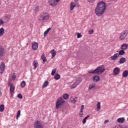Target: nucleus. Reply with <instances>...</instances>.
<instances>
[{"mask_svg":"<svg viewBox=\"0 0 128 128\" xmlns=\"http://www.w3.org/2000/svg\"><path fill=\"white\" fill-rule=\"evenodd\" d=\"M106 2L101 1L98 2L95 8V14L97 16H102L106 12Z\"/></svg>","mask_w":128,"mask_h":128,"instance_id":"nucleus-1","label":"nucleus"},{"mask_svg":"<svg viewBox=\"0 0 128 128\" xmlns=\"http://www.w3.org/2000/svg\"><path fill=\"white\" fill-rule=\"evenodd\" d=\"M104 72V66L102 65L98 66L94 70L88 71V74H100Z\"/></svg>","mask_w":128,"mask_h":128,"instance_id":"nucleus-2","label":"nucleus"},{"mask_svg":"<svg viewBox=\"0 0 128 128\" xmlns=\"http://www.w3.org/2000/svg\"><path fill=\"white\" fill-rule=\"evenodd\" d=\"M64 104H66V100H64V98L62 97L59 98L56 102V108L58 110L59 108H61Z\"/></svg>","mask_w":128,"mask_h":128,"instance_id":"nucleus-3","label":"nucleus"},{"mask_svg":"<svg viewBox=\"0 0 128 128\" xmlns=\"http://www.w3.org/2000/svg\"><path fill=\"white\" fill-rule=\"evenodd\" d=\"M50 18V15L48 13H43L42 14L40 15L39 20L40 22H46Z\"/></svg>","mask_w":128,"mask_h":128,"instance_id":"nucleus-4","label":"nucleus"},{"mask_svg":"<svg viewBox=\"0 0 128 128\" xmlns=\"http://www.w3.org/2000/svg\"><path fill=\"white\" fill-rule=\"evenodd\" d=\"M128 34V30H124L120 34V40H124L126 36Z\"/></svg>","mask_w":128,"mask_h":128,"instance_id":"nucleus-5","label":"nucleus"},{"mask_svg":"<svg viewBox=\"0 0 128 128\" xmlns=\"http://www.w3.org/2000/svg\"><path fill=\"white\" fill-rule=\"evenodd\" d=\"M34 128H44L40 121H36L34 123Z\"/></svg>","mask_w":128,"mask_h":128,"instance_id":"nucleus-6","label":"nucleus"},{"mask_svg":"<svg viewBox=\"0 0 128 128\" xmlns=\"http://www.w3.org/2000/svg\"><path fill=\"white\" fill-rule=\"evenodd\" d=\"M80 82H82V80H78L75 83L70 86V88H76L80 84Z\"/></svg>","mask_w":128,"mask_h":128,"instance_id":"nucleus-7","label":"nucleus"},{"mask_svg":"<svg viewBox=\"0 0 128 128\" xmlns=\"http://www.w3.org/2000/svg\"><path fill=\"white\" fill-rule=\"evenodd\" d=\"M48 2L51 6H56L58 4L56 0H48Z\"/></svg>","mask_w":128,"mask_h":128,"instance_id":"nucleus-8","label":"nucleus"},{"mask_svg":"<svg viewBox=\"0 0 128 128\" xmlns=\"http://www.w3.org/2000/svg\"><path fill=\"white\" fill-rule=\"evenodd\" d=\"M120 68L118 67H116L114 68L113 70V72L114 74H120Z\"/></svg>","mask_w":128,"mask_h":128,"instance_id":"nucleus-9","label":"nucleus"},{"mask_svg":"<svg viewBox=\"0 0 128 128\" xmlns=\"http://www.w3.org/2000/svg\"><path fill=\"white\" fill-rule=\"evenodd\" d=\"M38 48V43L35 42L32 45V48L33 50H36Z\"/></svg>","mask_w":128,"mask_h":128,"instance_id":"nucleus-10","label":"nucleus"},{"mask_svg":"<svg viewBox=\"0 0 128 128\" xmlns=\"http://www.w3.org/2000/svg\"><path fill=\"white\" fill-rule=\"evenodd\" d=\"M120 58L118 54L116 53L114 54V56L110 57L112 60H116Z\"/></svg>","mask_w":128,"mask_h":128,"instance_id":"nucleus-11","label":"nucleus"},{"mask_svg":"<svg viewBox=\"0 0 128 128\" xmlns=\"http://www.w3.org/2000/svg\"><path fill=\"white\" fill-rule=\"evenodd\" d=\"M4 55V48L0 46V58Z\"/></svg>","mask_w":128,"mask_h":128,"instance_id":"nucleus-12","label":"nucleus"},{"mask_svg":"<svg viewBox=\"0 0 128 128\" xmlns=\"http://www.w3.org/2000/svg\"><path fill=\"white\" fill-rule=\"evenodd\" d=\"M93 80L95 82H100V76H94L93 77Z\"/></svg>","mask_w":128,"mask_h":128,"instance_id":"nucleus-13","label":"nucleus"},{"mask_svg":"<svg viewBox=\"0 0 128 128\" xmlns=\"http://www.w3.org/2000/svg\"><path fill=\"white\" fill-rule=\"evenodd\" d=\"M128 48V44H124L121 46L120 49L123 50H126Z\"/></svg>","mask_w":128,"mask_h":128,"instance_id":"nucleus-14","label":"nucleus"},{"mask_svg":"<svg viewBox=\"0 0 128 128\" xmlns=\"http://www.w3.org/2000/svg\"><path fill=\"white\" fill-rule=\"evenodd\" d=\"M50 52L51 54H52L51 58H54V56H56V50H52Z\"/></svg>","mask_w":128,"mask_h":128,"instance_id":"nucleus-15","label":"nucleus"},{"mask_svg":"<svg viewBox=\"0 0 128 128\" xmlns=\"http://www.w3.org/2000/svg\"><path fill=\"white\" fill-rule=\"evenodd\" d=\"M4 62H1L0 64V72L4 70Z\"/></svg>","mask_w":128,"mask_h":128,"instance_id":"nucleus-16","label":"nucleus"},{"mask_svg":"<svg viewBox=\"0 0 128 128\" xmlns=\"http://www.w3.org/2000/svg\"><path fill=\"white\" fill-rule=\"evenodd\" d=\"M124 120H126L124 119V117L118 118L117 120L118 122H120V124H122V122H124Z\"/></svg>","mask_w":128,"mask_h":128,"instance_id":"nucleus-17","label":"nucleus"},{"mask_svg":"<svg viewBox=\"0 0 128 128\" xmlns=\"http://www.w3.org/2000/svg\"><path fill=\"white\" fill-rule=\"evenodd\" d=\"M122 76L123 78L128 77V70H126L124 71L122 74Z\"/></svg>","mask_w":128,"mask_h":128,"instance_id":"nucleus-18","label":"nucleus"},{"mask_svg":"<svg viewBox=\"0 0 128 128\" xmlns=\"http://www.w3.org/2000/svg\"><path fill=\"white\" fill-rule=\"evenodd\" d=\"M126 62V58H120L118 63L120 64H124Z\"/></svg>","mask_w":128,"mask_h":128,"instance_id":"nucleus-19","label":"nucleus"},{"mask_svg":"<svg viewBox=\"0 0 128 128\" xmlns=\"http://www.w3.org/2000/svg\"><path fill=\"white\" fill-rule=\"evenodd\" d=\"M4 34V28H0V36H2Z\"/></svg>","mask_w":128,"mask_h":128,"instance_id":"nucleus-20","label":"nucleus"},{"mask_svg":"<svg viewBox=\"0 0 128 128\" xmlns=\"http://www.w3.org/2000/svg\"><path fill=\"white\" fill-rule=\"evenodd\" d=\"M41 58L44 64L46 62V58L44 56V53H42V54Z\"/></svg>","mask_w":128,"mask_h":128,"instance_id":"nucleus-21","label":"nucleus"},{"mask_svg":"<svg viewBox=\"0 0 128 128\" xmlns=\"http://www.w3.org/2000/svg\"><path fill=\"white\" fill-rule=\"evenodd\" d=\"M96 106H97L96 111L100 112V102H97Z\"/></svg>","mask_w":128,"mask_h":128,"instance_id":"nucleus-22","label":"nucleus"},{"mask_svg":"<svg viewBox=\"0 0 128 128\" xmlns=\"http://www.w3.org/2000/svg\"><path fill=\"white\" fill-rule=\"evenodd\" d=\"M76 6V4L74 2H72L70 4V8L71 10H72L74 7Z\"/></svg>","mask_w":128,"mask_h":128,"instance_id":"nucleus-23","label":"nucleus"},{"mask_svg":"<svg viewBox=\"0 0 128 128\" xmlns=\"http://www.w3.org/2000/svg\"><path fill=\"white\" fill-rule=\"evenodd\" d=\"M50 30H52V28H49L44 32V37L46 36V34H48V32H50Z\"/></svg>","mask_w":128,"mask_h":128,"instance_id":"nucleus-24","label":"nucleus"},{"mask_svg":"<svg viewBox=\"0 0 128 128\" xmlns=\"http://www.w3.org/2000/svg\"><path fill=\"white\" fill-rule=\"evenodd\" d=\"M96 88V84H90L89 86V87L88 88V90H92V88Z\"/></svg>","mask_w":128,"mask_h":128,"instance_id":"nucleus-25","label":"nucleus"},{"mask_svg":"<svg viewBox=\"0 0 128 128\" xmlns=\"http://www.w3.org/2000/svg\"><path fill=\"white\" fill-rule=\"evenodd\" d=\"M118 54L120 56H124V54H126V52H124V50H120L118 52Z\"/></svg>","mask_w":128,"mask_h":128,"instance_id":"nucleus-26","label":"nucleus"},{"mask_svg":"<svg viewBox=\"0 0 128 128\" xmlns=\"http://www.w3.org/2000/svg\"><path fill=\"white\" fill-rule=\"evenodd\" d=\"M38 6H36L34 8H33V12H38Z\"/></svg>","mask_w":128,"mask_h":128,"instance_id":"nucleus-27","label":"nucleus"},{"mask_svg":"<svg viewBox=\"0 0 128 128\" xmlns=\"http://www.w3.org/2000/svg\"><path fill=\"white\" fill-rule=\"evenodd\" d=\"M15 88H16V87H14V86H12L11 87H10V94H12V92H14Z\"/></svg>","mask_w":128,"mask_h":128,"instance_id":"nucleus-28","label":"nucleus"},{"mask_svg":"<svg viewBox=\"0 0 128 128\" xmlns=\"http://www.w3.org/2000/svg\"><path fill=\"white\" fill-rule=\"evenodd\" d=\"M54 78L56 80H60V75L58 74H56L54 77Z\"/></svg>","mask_w":128,"mask_h":128,"instance_id":"nucleus-29","label":"nucleus"},{"mask_svg":"<svg viewBox=\"0 0 128 128\" xmlns=\"http://www.w3.org/2000/svg\"><path fill=\"white\" fill-rule=\"evenodd\" d=\"M48 81H46L42 86V88H44L48 86Z\"/></svg>","mask_w":128,"mask_h":128,"instance_id":"nucleus-30","label":"nucleus"},{"mask_svg":"<svg viewBox=\"0 0 128 128\" xmlns=\"http://www.w3.org/2000/svg\"><path fill=\"white\" fill-rule=\"evenodd\" d=\"M34 70L38 68V62L34 60L33 62Z\"/></svg>","mask_w":128,"mask_h":128,"instance_id":"nucleus-31","label":"nucleus"},{"mask_svg":"<svg viewBox=\"0 0 128 128\" xmlns=\"http://www.w3.org/2000/svg\"><path fill=\"white\" fill-rule=\"evenodd\" d=\"M76 100H77L76 97H75L74 98H72L70 100L72 104H76Z\"/></svg>","mask_w":128,"mask_h":128,"instance_id":"nucleus-32","label":"nucleus"},{"mask_svg":"<svg viewBox=\"0 0 128 128\" xmlns=\"http://www.w3.org/2000/svg\"><path fill=\"white\" fill-rule=\"evenodd\" d=\"M4 110V105L1 104L0 106V112H2Z\"/></svg>","mask_w":128,"mask_h":128,"instance_id":"nucleus-33","label":"nucleus"},{"mask_svg":"<svg viewBox=\"0 0 128 128\" xmlns=\"http://www.w3.org/2000/svg\"><path fill=\"white\" fill-rule=\"evenodd\" d=\"M21 88H24V86H26V82L25 81H22L20 84Z\"/></svg>","mask_w":128,"mask_h":128,"instance_id":"nucleus-34","label":"nucleus"},{"mask_svg":"<svg viewBox=\"0 0 128 128\" xmlns=\"http://www.w3.org/2000/svg\"><path fill=\"white\" fill-rule=\"evenodd\" d=\"M20 116V110H19L17 112V115H16V120H18V118Z\"/></svg>","mask_w":128,"mask_h":128,"instance_id":"nucleus-35","label":"nucleus"},{"mask_svg":"<svg viewBox=\"0 0 128 128\" xmlns=\"http://www.w3.org/2000/svg\"><path fill=\"white\" fill-rule=\"evenodd\" d=\"M56 68H54L52 70V72L51 73L52 76H54V74H56Z\"/></svg>","mask_w":128,"mask_h":128,"instance_id":"nucleus-36","label":"nucleus"},{"mask_svg":"<svg viewBox=\"0 0 128 128\" xmlns=\"http://www.w3.org/2000/svg\"><path fill=\"white\" fill-rule=\"evenodd\" d=\"M63 98L64 100H67V98H68V94H65L63 95Z\"/></svg>","mask_w":128,"mask_h":128,"instance_id":"nucleus-37","label":"nucleus"},{"mask_svg":"<svg viewBox=\"0 0 128 128\" xmlns=\"http://www.w3.org/2000/svg\"><path fill=\"white\" fill-rule=\"evenodd\" d=\"M4 18H5L7 22H8V20H10V16L6 15L4 16Z\"/></svg>","mask_w":128,"mask_h":128,"instance_id":"nucleus-38","label":"nucleus"},{"mask_svg":"<svg viewBox=\"0 0 128 128\" xmlns=\"http://www.w3.org/2000/svg\"><path fill=\"white\" fill-rule=\"evenodd\" d=\"M88 2H90V4H93L96 2V0H88Z\"/></svg>","mask_w":128,"mask_h":128,"instance_id":"nucleus-39","label":"nucleus"},{"mask_svg":"<svg viewBox=\"0 0 128 128\" xmlns=\"http://www.w3.org/2000/svg\"><path fill=\"white\" fill-rule=\"evenodd\" d=\"M82 34L80 33H77V38H82Z\"/></svg>","mask_w":128,"mask_h":128,"instance_id":"nucleus-40","label":"nucleus"},{"mask_svg":"<svg viewBox=\"0 0 128 128\" xmlns=\"http://www.w3.org/2000/svg\"><path fill=\"white\" fill-rule=\"evenodd\" d=\"M18 98H22V95L20 94H18Z\"/></svg>","mask_w":128,"mask_h":128,"instance_id":"nucleus-41","label":"nucleus"},{"mask_svg":"<svg viewBox=\"0 0 128 128\" xmlns=\"http://www.w3.org/2000/svg\"><path fill=\"white\" fill-rule=\"evenodd\" d=\"M93 32H94V30H90L88 31L89 34H92Z\"/></svg>","mask_w":128,"mask_h":128,"instance_id":"nucleus-42","label":"nucleus"},{"mask_svg":"<svg viewBox=\"0 0 128 128\" xmlns=\"http://www.w3.org/2000/svg\"><path fill=\"white\" fill-rule=\"evenodd\" d=\"M84 106L82 105V106H81V108H80V110H80L81 112H82V110H84Z\"/></svg>","mask_w":128,"mask_h":128,"instance_id":"nucleus-43","label":"nucleus"},{"mask_svg":"<svg viewBox=\"0 0 128 128\" xmlns=\"http://www.w3.org/2000/svg\"><path fill=\"white\" fill-rule=\"evenodd\" d=\"M8 85L9 86H10V88L11 86H14V85L12 84V82H9L8 83Z\"/></svg>","mask_w":128,"mask_h":128,"instance_id":"nucleus-44","label":"nucleus"},{"mask_svg":"<svg viewBox=\"0 0 128 128\" xmlns=\"http://www.w3.org/2000/svg\"><path fill=\"white\" fill-rule=\"evenodd\" d=\"M4 24V20L2 19H0V26H2Z\"/></svg>","mask_w":128,"mask_h":128,"instance_id":"nucleus-45","label":"nucleus"},{"mask_svg":"<svg viewBox=\"0 0 128 128\" xmlns=\"http://www.w3.org/2000/svg\"><path fill=\"white\" fill-rule=\"evenodd\" d=\"M82 115H83L82 112V111H80V112L79 114V116H80V118H82Z\"/></svg>","mask_w":128,"mask_h":128,"instance_id":"nucleus-46","label":"nucleus"},{"mask_svg":"<svg viewBox=\"0 0 128 128\" xmlns=\"http://www.w3.org/2000/svg\"><path fill=\"white\" fill-rule=\"evenodd\" d=\"M86 120L84 118V119L82 120V123L86 124Z\"/></svg>","mask_w":128,"mask_h":128,"instance_id":"nucleus-47","label":"nucleus"},{"mask_svg":"<svg viewBox=\"0 0 128 128\" xmlns=\"http://www.w3.org/2000/svg\"><path fill=\"white\" fill-rule=\"evenodd\" d=\"M88 118H90V116H86L84 118L85 119V120H88Z\"/></svg>","mask_w":128,"mask_h":128,"instance_id":"nucleus-48","label":"nucleus"},{"mask_svg":"<svg viewBox=\"0 0 128 128\" xmlns=\"http://www.w3.org/2000/svg\"><path fill=\"white\" fill-rule=\"evenodd\" d=\"M108 120H106L104 122V124H108Z\"/></svg>","mask_w":128,"mask_h":128,"instance_id":"nucleus-49","label":"nucleus"},{"mask_svg":"<svg viewBox=\"0 0 128 128\" xmlns=\"http://www.w3.org/2000/svg\"><path fill=\"white\" fill-rule=\"evenodd\" d=\"M60 0H56V3L58 4V2H60Z\"/></svg>","mask_w":128,"mask_h":128,"instance_id":"nucleus-50","label":"nucleus"},{"mask_svg":"<svg viewBox=\"0 0 128 128\" xmlns=\"http://www.w3.org/2000/svg\"><path fill=\"white\" fill-rule=\"evenodd\" d=\"M12 78H16V76H14V75H13Z\"/></svg>","mask_w":128,"mask_h":128,"instance_id":"nucleus-51","label":"nucleus"},{"mask_svg":"<svg viewBox=\"0 0 128 128\" xmlns=\"http://www.w3.org/2000/svg\"><path fill=\"white\" fill-rule=\"evenodd\" d=\"M74 2H78V0H74Z\"/></svg>","mask_w":128,"mask_h":128,"instance_id":"nucleus-52","label":"nucleus"},{"mask_svg":"<svg viewBox=\"0 0 128 128\" xmlns=\"http://www.w3.org/2000/svg\"><path fill=\"white\" fill-rule=\"evenodd\" d=\"M26 44H28V43H27Z\"/></svg>","mask_w":128,"mask_h":128,"instance_id":"nucleus-53","label":"nucleus"},{"mask_svg":"<svg viewBox=\"0 0 128 128\" xmlns=\"http://www.w3.org/2000/svg\"><path fill=\"white\" fill-rule=\"evenodd\" d=\"M127 120H128V118H127Z\"/></svg>","mask_w":128,"mask_h":128,"instance_id":"nucleus-54","label":"nucleus"}]
</instances>
